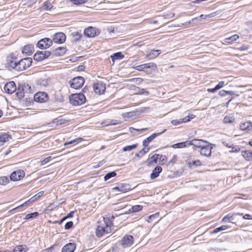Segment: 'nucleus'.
<instances>
[{
  "mask_svg": "<svg viewBox=\"0 0 252 252\" xmlns=\"http://www.w3.org/2000/svg\"><path fill=\"white\" fill-rule=\"evenodd\" d=\"M243 214L239 213H234L233 214H229L227 215L224 216L222 219V221L223 222H233V221L235 220V218L237 216H242Z\"/></svg>",
  "mask_w": 252,
  "mask_h": 252,
  "instance_id": "nucleus-18",
  "label": "nucleus"
},
{
  "mask_svg": "<svg viewBox=\"0 0 252 252\" xmlns=\"http://www.w3.org/2000/svg\"><path fill=\"white\" fill-rule=\"evenodd\" d=\"M224 84H225V83L224 81H220V82H219V83L217 85H216V86H217V88L219 90H220L224 86Z\"/></svg>",
  "mask_w": 252,
  "mask_h": 252,
  "instance_id": "nucleus-61",
  "label": "nucleus"
},
{
  "mask_svg": "<svg viewBox=\"0 0 252 252\" xmlns=\"http://www.w3.org/2000/svg\"><path fill=\"white\" fill-rule=\"evenodd\" d=\"M11 139V136L7 133H4L0 135V142L1 145Z\"/></svg>",
  "mask_w": 252,
  "mask_h": 252,
  "instance_id": "nucleus-30",
  "label": "nucleus"
},
{
  "mask_svg": "<svg viewBox=\"0 0 252 252\" xmlns=\"http://www.w3.org/2000/svg\"><path fill=\"white\" fill-rule=\"evenodd\" d=\"M34 51V47L32 45H27L24 47L22 53L27 56L31 55Z\"/></svg>",
  "mask_w": 252,
  "mask_h": 252,
  "instance_id": "nucleus-24",
  "label": "nucleus"
},
{
  "mask_svg": "<svg viewBox=\"0 0 252 252\" xmlns=\"http://www.w3.org/2000/svg\"><path fill=\"white\" fill-rule=\"evenodd\" d=\"M76 249V244L74 243H69L64 246L62 252H73Z\"/></svg>",
  "mask_w": 252,
  "mask_h": 252,
  "instance_id": "nucleus-21",
  "label": "nucleus"
},
{
  "mask_svg": "<svg viewBox=\"0 0 252 252\" xmlns=\"http://www.w3.org/2000/svg\"><path fill=\"white\" fill-rule=\"evenodd\" d=\"M229 226L227 225H223L220 227H217L214 229V230L211 232L212 233H217L221 231L226 230L227 228H229Z\"/></svg>",
  "mask_w": 252,
  "mask_h": 252,
  "instance_id": "nucleus-43",
  "label": "nucleus"
},
{
  "mask_svg": "<svg viewBox=\"0 0 252 252\" xmlns=\"http://www.w3.org/2000/svg\"><path fill=\"white\" fill-rule=\"evenodd\" d=\"M29 249L26 245H22L16 246L12 252H27Z\"/></svg>",
  "mask_w": 252,
  "mask_h": 252,
  "instance_id": "nucleus-28",
  "label": "nucleus"
},
{
  "mask_svg": "<svg viewBox=\"0 0 252 252\" xmlns=\"http://www.w3.org/2000/svg\"><path fill=\"white\" fill-rule=\"evenodd\" d=\"M143 209V206L139 205H136L133 206L130 209H129L128 212L129 213H136L138 212Z\"/></svg>",
  "mask_w": 252,
  "mask_h": 252,
  "instance_id": "nucleus-37",
  "label": "nucleus"
},
{
  "mask_svg": "<svg viewBox=\"0 0 252 252\" xmlns=\"http://www.w3.org/2000/svg\"><path fill=\"white\" fill-rule=\"evenodd\" d=\"M32 59L31 58H25L19 61H17L12 56L10 55L7 58L6 64L9 69L12 68L16 71H21L29 68L32 65Z\"/></svg>",
  "mask_w": 252,
  "mask_h": 252,
  "instance_id": "nucleus-1",
  "label": "nucleus"
},
{
  "mask_svg": "<svg viewBox=\"0 0 252 252\" xmlns=\"http://www.w3.org/2000/svg\"><path fill=\"white\" fill-rule=\"evenodd\" d=\"M51 157H47V158H45L43 160H41L40 161V163H41V165H43L45 164L46 163H47L48 162H49L51 160Z\"/></svg>",
  "mask_w": 252,
  "mask_h": 252,
  "instance_id": "nucleus-56",
  "label": "nucleus"
},
{
  "mask_svg": "<svg viewBox=\"0 0 252 252\" xmlns=\"http://www.w3.org/2000/svg\"><path fill=\"white\" fill-rule=\"evenodd\" d=\"M240 129L246 133L251 132L252 131V122L248 121L241 123L240 124Z\"/></svg>",
  "mask_w": 252,
  "mask_h": 252,
  "instance_id": "nucleus-14",
  "label": "nucleus"
},
{
  "mask_svg": "<svg viewBox=\"0 0 252 252\" xmlns=\"http://www.w3.org/2000/svg\"><path fill=\"white\" fill-rule=\"evenodd\" d=\"M67 122V120L63 119L62 116L58 117L55 119L53 121V123L56 125H62L65 124Z\"/></svg>",
  "mask_w": 252,
  "mask_h": 252,
  "instance_id": "nucleus-38",
  "label": "nucleus"
},
{
  "mask_svg": "<svg viewBox=\"0 0 252 252\" xmlns=\"http://www.w3.org/2000/svg\"><path fill=\"white\" fill-rule=\"evenodd\" d=\"M66 52V49L64 47H60L53 51V54L55 56H62L65 54Z\"/></svg>",
  "mask_w": 252,
  "mask_h": 252,
  "instance_id": "nucleus-26",
  "label": "nucleus"
},
{
  "mask_svg": "<svg viewBox=\"0 0 252 252\" xmlns=\"http://www.w3.org/2000/svg\"><path fill=\"white\" fill-rule=\"evenodd\" d=\"M121 124V122L116 120H107L102 123L103 126H113Z\"/></svg>",
  "mask_w": 252,
  "mask_h": 252,
  "instance_id": "nucleus-29",
  "label": "nucleus"
},
{
  "mask_svg": "<svg viewBox=\"0 0 252 252\" xmlns=\"http://www.w3.org/2000/svg\"><path fill=\"white\" fill-rule=\"evenodd\" d=\"M93 89L96 94H100L105 91L106 88L102 83H98L94 84Z\"/></svg>",
  "mask_w": 252,
  "mask_h": 252,
  "instance_id": "nucleus-20",
  "label": "nucleus"
},
{
  "mask_svg": "<svg viewBox=\"0 0 252 252\" xmlns=\"http://www.w3.org/2000/svg\"><path fill=\"white\" fill-rule=\"evenodd\" d=\"M74 4L78 5L85 3L88 0H70Z\"/></svg>",
  "mask_w": 252,
  "mask_h": 252,
  "instance_id": "nucleus-53",
  "label": "nucleus"
},
{
  "mask_svg": "<svg viewBox=\"0 0 252 252\" xmlns=\"http://www.w3.org/2000/svg\"><path fill=\"white\" fill-rule=\"evenodd\" d=\"M82 140H83V139L82 138H76V139H74L73 140H71L70 141L65 142L64 144V145L66 146L67 145L72 144H74V143H76V142H80L82 141Z\"/></svg>",
  "mask_w": 252,
  "mask_h": 252,
  "instance_id": "nucleus-49",
  "label": "nucleus"
},
{
  "mask_svg": "<svg viewBox=\"0 0 252 252\" xmlns=\"http://www.w3.org/2000/svg\"><path fill=\"white\" fill-rule=\"evenodd\" d=\"M110 57L112 61L114 62L115 60L123 59L124 58V56L121 52H117L112 55Z\"/></svg>",
  "mask_w": 252,
  "mask_h": 252,
  "instance_id": "nucleus-34",
  "label": "nucleus"
},
{
  "mask_svg": "<svg viewBox=\"0 0 252 252\" xmlns=\"http://www.w3.org/2000/svg\"><path fill=\"white\" fill-rule=\"evenodd\" d=\"M16 95L19 99H21L24 96V90L18 89L17 92H16Z\"/></svg>",
  "mask_w": 252,
  "mask_h": 252,
  "instance_id": "nucleus-48",
  "label": "nucleus"
},
{
  "mask_svg": "<svg viewBox=\"0 0 252 252\" xmlns=\"http://www.w3.org/2000/svg\"><path fill=\"white\" fill-rule=\"evenodd\" d=\"M33 99L37 102L43 103L48 100V95L45 92H38L34 95Z\"/></svg>",
  "mask_w": 252,
  "mask_h": 252,
  "instance_id": "nucleus-11",
  "label": "nucleus"
},
{
  "mask_svg": "<svg viewBox=\"0 0 252 252\" xmlns=\"http://www.w3.org/2000/svg\"><path fill=\"white\" fill-rule=\"evenodd\" d=\"M158 159L162 163H164L167 161V157L165 156L159 155Z\"/></svg>",
  "mask_w": 252,
  "mask_h": 252,
  "instance_id": "nucleus-57",
  "label": "nucleus"
},
{
  "mask_svg": "<svg viewBox=\"0 0 252 252\" xmlns=\"http://www.w3.org/2000/svg\"><path fill=\"white\" fill-rule=\"evenodd\" d=\"M242 155L245 158L249 161L252 160V151L250 150L244 151L242 152Z\"/></svg>",
  "mask_w": 252,
  "mask_h": 252,
  "instance_id": "nucleus-33",
  "label": "nucleus"
},
{
  "mask_svg": "<svg viewBox=\"0 0 252 252\" xmlns=\"http://www.w3.org/2000/svg\"><path fill=\"white\" fill-rule=\"evenodd\" d=\"M51 55V52L48 51L37 52L33 56L35 61L39 62L47 58Z\"/></svg>",
  "mask_w": 252,
  "mask_h": 252,
  "instance_id": "nucleus-10",
  "label": "nucleus"
},
{
  "mask_svg": "<svg viewBox=\"0 0 252 252\" xmlns=\"http://www.w3.org/2000/svg\"><path fill=\"white\" fill-rule=\"evenodd\" d=\"M4 90L5 92L9 94L13 93L16 90L15 83L13 81L7 83L4 86Z\"/></svg>",
  "mask_w": 252,
  "mask_h": 252,
  "instance_id": "nucleus-15",
  "label": "nucleus"
},
{
  "mask_svg": "<svg viewBox=\"0 0 252 252\" xmlns=\"http://www.w3.org/2000/svg\"><path fill=\"white\" fill-rule=\"evenodd\" d=\"M66 39V36L63 32H57L53 36V42L58 44L63 43Z\"/></svg>",
  "mask_w": 252,
  "mask_h": 252,
  "instance_id": "nucleus-13",
  "label": "nucleus"
},
{
  "mask_svg": "<svg viewBox=\"0 0 252 252\" xmlns=\"http://www.w3.org/2000/svg\"><path fill=\"white\" fill-rule=\"evenodd\" d=\"M162 171V168L159 166H156L152 171V173L150 175V178L152 180L155 179L157 178L159 174Z\"/></svg>",
  "mask_w": 252,
  "mask_h": 252,
  "instance_id": "nucleus-22",
  "label": "nucleus"
},
{
  "mask_svg": "<svg viewBox=\"0 0 252 252\" xmlns=\"http://www.w3.org/2000/svg\"><path fill=\"white\" fill-rule=\"evenodd\" d=\"M158 215H159V213H156L154 214L150 215L148 217V219L147 220L149 222H150L152 221V220H153L154 219L158 217Z\"/></svg>",
  "mask_w": 252,
  "mask_h": 252,
  "instance_id": "nucleus-51",
  "label": "nucleus"
},
{
  "mask_svg": "<svg viewBox=\"0 0 252 252\" xmlns=\"http://www.w3.org/2000/svg\"><path fill=\"white\" fill-rule=\"evenodd\" d=\"M187 146H189V141H188L174 144L171 146V147L174 149L182 148L186 147Z\"/></svg>",
  "mask_w": 252,
  "mask_h": 252,
  "instance_id": "nucleus-35",
  "label": "nucleus"
},
{
  "mask_svg": "<svg viewBox=\"0 0 252 252\" xmlns=\"http://www.w3.org/2000/svg\"><path fill=\"white\" fill-rule=\"evenodd\" d=\"M120 187V192H126L130 189V185L127 184H121L119 185Z\"/></svg>",
  "mask_w": 252,
  "mask_h": 252,
  "instance_id": "nucleus-36",
  "label": "nucleus"
},
{
  "mask_svg": "<svg viewBox=\"0 0 252 252\" xmlns=\"http://www.w3.org/2000/svg\"><path fill=\"white\" fill-rule=\"evenodd\" d=\"M219 95L221 96H225L227 95L226 91L222 90L219 92Z\"/></svg>",
  "mask_w": 252,
  "mask_h": 252,
  "instance_id": "nucleus-63",
  "label": "nucleus"
},
{
  "mask_svg": "<svg viewBox=\"0 0 252 252\" xmlns=\"http://www.w3.org/2000/svg\"><path fill=\"white\" fill-rule=\"evenodd\" d=\"M148 129V128H142V129H136V128H134L133 127H130L129 128V131L131 132H132L133 130H135V131H146V130H147Z\"/></svg>",
  "mask_w": 252,
  "mask_h": 252,
  "instance_id": "nucleus-58",
  "label": "nucleus"
},
{
  "mask_svg": "<svg viewBox=\"0 0 252 252\" xmlns=\"http://www.w3.org/2000/svg\"><path fill=\"white\" fill-rule=\"evenodd\" d=\"M150 150V147L145 148L142 149L141 150L139 151L138 153H136L135 154V156L137 157H141L144 156L146 153H148Z\"/></svg>",
  "mask_w": 252,
  "mask_h": 252,
  "instance_id": "nucleus-39",
  "label": "nucleus"
},
{
  "mask_svg": "<svg viewBox=\"0 0 252 252\" xmlns=\"http://www.w3.org/2000/svg\"><path fill=\"white\" fill-rule=\"evenodd\" d=\"M217 14H218V12H213V13H211L208 15L201 14L199 16V17H197L193 18L191 20V22H193L197 20H199V21H200V19H206L207 18L214 17L216 16Z\"/></svg>",
  "mask_w": 252,
  "mask_h": 252,
  "instance_id": "nucleus-23",
  "label": "nucleus"
},
{
  "mask_svg": "<svg viewBox=\"0 0 252 252\" xmlns=\"http://www.w3.org/2000/svg\"><path fill=\"white\" fill-rule=\"evenodd\" d=\"M112 229L110 227H106L104 225H98L96 229V235L100 237L105 234L110 233Z\"/></svg>",
  "mask_w": 252,
  "mask_h": 252,
  "instance_id": "nucleus-9",
  "label": "nucleus"
},
{
  "mask_svg": "<svg viewBox=\"0 0 252 252\" xmlns=\"http://www.w3.org/2000/svg\"><path fill=\"white\" fill-rule=\"evenodd\" d=\"M143 64L145 72L148 74L152 73V72L155 71L157 69L156 64L153 63H144Z\"/></svg>",
  "mask_w": 252,
  "mask_h": 252,
  "instance_id": "nucleus-16",
  "label": "nucleus"
},
{
  "mask_svg": "<svg viewBox=\"0 0 252 252\" xmlns=\"http://www.w3.org/2000/svg\"><path fill=\"white\" fill-rule=\"evenodd\" d=\"M203 143H208L207 141L202 139H193L189 141V146L192 145L197 148H200L204 145Z\"/></svg>",
  "mask_w": 252,
  "mask_h": 252,
  "instance_id": "nucleus-17",
  "label": "nucleus"
},
{
  "mask_svg": "<svg viewBox=\"0 0 252 252\" xmlns=\"http://www.w3.org/2000/svg\"><path fill=\"white\" fill-rule=\"evenodd\" d=\"M178 120V122L179 123V125L181 124H182L183 123H187L190 121V119L189 117H185V118L183 119H180Z\"/></svg>",
  "mask_w": 252,
  "mask_h": 252,
  "instance_id": "nucleus-54",
  "label": "nucleus"
},
{
  "mask_svg": "<svg viewBox=\"0 0 252 252\" xmlns=\"http://www.w3.org/2000/svg\"><path fill=\"white\" fill-rule=\"evenodd\" d=\"M54 246L55 245H53L49 248L42 251L41 252H52V250L53 249Z\"/></svg>",
  "mask_w": 252,
  "mask_h": 252,
  "instance_id": "nucleus-64",
  "label": "nucleus"
},
{
  "mask_svg": "<svg viewBox=\"0 0 252 252\" xmlns=\"http://www.w3.org/2000/svg\"><path fill=\"white\" fill-rule=\"evenodd\" d=\"M134 242V238L130 235H126L120 241V243L123 248H126L131 246Z\"/></svg>",
  "mask_w": 252,
  "mask_h": 252,
  "instance_id": "nucleus-4",
  "label": "nucleus"
},
{
  "mask_svg": "<svg viewBox=\"0 0 252 252\" xmlns=\"http://www.w3.org/2000/svg\"><path fill=\"white\" fill-rule=\"evenodd\" d=\"M133 68L136 70L138 71H143L144 70V67H143V64L139 65L133 67Z\"/></svg>",
  "mask_w": 252,
  "mask_h": 252,
  "instance_id": "nucleus-59",
  "label": "nucleus"
},
{
  "mask_svg": "<svg viewBox=\"0 0 252 252\" xmlns=\"http://www.w3.org/2000/svg\"><path fill=\"white\" fill-rule=\"evenodd\" d=\"M72 35L74 37V40L75 41H78L80 39L81 37V34L78 32H75L72 33Z\"/></svg>",
  "mask_w": 252,
  "mask_h": 252,
  "instance_id": "nucleus-50",
  "label": "nucleus"
},
{
  "mask_svg": "<svg viewBox=\"0 0 252 252\" xmlns=\"http://www.w3.org/2000/svg\"><path fill=\"white\" fill-rule=\"evenodd\" d=\"M137 147V144H133L131 145L126 146L123 148V151L124 152L130 151L136 148Z\"/></svg>",
  "mask_w": 252,
  "mask_h": 252,
  "instance_id": "nucleus-47",
  "label": "nucleus"
},
{
  "mask_svg": "<svg viewBox=\"0 0 252 252\" xmlns=\"http://www.w3.org/2000/svg\"><path fill=\"white\" fill-rule=\"evenodd\" d=\"M66 219V217H63L62 219L59 220H56L54 222V223H58L59 224H62L65 220Z\"/></svg>",
  "mask_w": 252,
  "mask_h": 252,
  "instance_id": "nucleus-62",
  "label": "nucleus"
},
{
  "mask_svg": "<svg viewBox=\"0 0 252 252\" xmlns=\"http://www.w3.org/2000/svg\"><path fill=\"white\" fill-rule=\"evenodd\" d=\"M159 154H155L151 157L149 158L147 160V165L149 166L153 163H157L158 159Z\"/></svg>",
  "mask_w": 252,
  "mask_h": 252,
  "instance_id": "nucleus-27",
  "label": "nucleus"
},
{
  "mask_svg": "<svg viewBox=\"0 0 252 252\" xmlns=\"http://www.w3.org/2000/svg\"><path fill=\"white\" fill-rule=\"evenodd\" d=\"M9 180L6 176H1L0 177V185L5 186L8 184Z\"/></svg>",
  "mask_w": 252,
  "mask_h": 252,
  "instance_id": "nucleus-45",
  "label": "nucleus"
},
{
  "mask_svg": "<svg viewBox=\"0 0 252 252\" xmlns=\"http://www.w3.org/2000/svg\"><path fill=\"white\" fill-rule=\"evenodd\" d=\"M50 79L48 78H41L37 80L36 85L40 88H45L49 86Z\"/></svg>",
  "mask_w": 252,
  "mask_h": 252,
  "instance_id": "nucleus-19",
  "label": "nucleus"
},
{
  "mask_svg": "<svg viewBox=\"0 0 252 252\" xmlns=\"http://www.w3.org/2000/svg\"><path fill=\"white\" fill-rule=\"evenodd\" d=\"M25 176V171L23 170L18 169L12 172L10 179L12 181H17L21 180Z\"/></svg>",
  "mask_w": 252,
  "mask_h": 252,
  "instance_id": "nucleus-7",
  "label": "nucleus"
},
{
  "mask_svg": "<svg viewBox=\"0 0 252 252\" xmlns=\"http://www.w3.org/2000/svg\"><path fill=\"white\" fill-rule=\"evenodd\" d=\"M52 7V4L51 3L50 1L47 0L44 3L43 5L42 6L41 8L43 10H49L51 9Z\"/></svg>",
  "mask_w": 252,
  "mask_h": 252,
  "instance_id": "nucleus-42",
  "label": "nucleus"
},
{
  "mask_svg": "<svg viewBox=\"0 0 252 252\" xmlns=\"http://www.w3.org/2000/svg\"><path fill=\"white\" fill-rule=\"evenodd\" d=\"M73 225V223L72 221L67 222L64 225V228L65 229H69L72 227Z\"/></svg>",
  "mask_w": 252,
  "mask_h": 252,
  "instance_id": "nucleus-55",
  "label": "nucleus"
},
{
  "mask_svg": "<svg viewBox=\"0 0 252 252\" xmlns=\"http://www.w3.org/2000/svg\"><path fill=\"white\" fill-rule=\"evenodd\" d=\"M39 215V213L38 212H33L31 214H27L25 217L26 220H29L31 219L35 218L38 217Z\"/></svg>",
  "mask_w": 252,
  "mask_h": 252,
  "instance_id": "nucleus-46",
  "label": "nucleus"
},
{
  "mask_svg": "<svg viewBox=\"0 0 252 252\" xmlns=\"http://www.w3.org/2000/svg\"><path fill=\"white\" fill-rule=\"evenodd\" d=\"M166 129H164L162 131L158 133H154L152 134L151 136H149L147 138H146L142 143L143 146L146 148L148 146V145L157 137L159 136L162 133H164L166 131Z\"/></svg>",
  "mask_w": 252,
  "mask_h": 252,
  "instance_id": "nucleus-12",
  "label": "nucleus"
},
{
  "mask_svg": "<svg viewBox=\"0 0 252 252\" xmlns=\"http://www.w3.org/2000/svg\"><path fill=\"white\" fill-rule=\"evenodd\" d=\"M102 224L106 227H110L111 228L113 226V223L111 220H109V219L106 217L103 218V223Z\"/></svg>",
  "mask_w": 252,
  "mask_h": 252,
  "instance_id": "nucleus-41",
  "label": "nucleus"
},
{
  "mask_svg": "<svg viewBox=\"0 0 252 252\" xmlns=\"http://www.w3.org/2000/svg\"><path fill=\"white\" fill-rule=\"evenodd\" d=\"M116 175H117V173L115 171L110 172L107 173L105 175V176L104 177V181H107L109 179H110L112 177H115Z\"/></svg>",
  "mask_w": 252,
  "mask_h": 252,
  "instance_id": "nucleus-44",
  "label": "nucleus"
},
{
  "mask_svg": "<svg viewBox=\"0 0 252 252\" xmlns=\"http://www.w3.org/2000/svg\"><path fill=\"white\" fill-rule=\"evenodd\" d=\"M52 43V40L49 38H44L38 41L37 46L41 49H45L49 48Z\"/></svg>",
  "mask_w": 252,
  "mask_h": 252,
  "instance_id": "nucleus-6",
  "label": "nucleus"
},
{
  "mask_svg": "<svg viewBox=\"0 0 252 252\" xmlns=\"http://www.w3.org/2000/svg\"><path fill=\"white\" fill-rule=\"evenodd\" d=\"M100 30L93 27H89L84 30V35L88 37H94L99 35Z\"/></svg>",
  "mask_w": 252,
  "mask_h": 252,
  "instance_id": "nucleus-8",
  "label": "nucleus"
},
{
  "mask_svg": "<svg viewBox=\"0 0 252 252\" xmlns=\"http://www.w3.org/2000/svg\"><path fill=\"white\" fill-rule=\"evenodd\" d=\"M222 144L227 147L230 148L232 146V144L231 142H227V141H222Z\"/></svg>",
  "mask_w": 252,
  "mask_h": 252,
  "instance_id": "nucleus-60",
  "label": "nucleus"
},
{
  "mask_svg": "<svg viewBox=\"0 0 252 252\" xmlns=\"http://www.w3.org/2000/svg\"><path fill=\"white\" fill-rule=\"evenodd\" d=\"M85 80L83 77L78 76L75 77L69 81L71 88L78 89L81 88L84 84Z\"/></svg>",
  "mask_w": 252,
  "mask_h": 252,
  "instance_id": "nucleus-3",
  "label": "nucleus"
},
{
  "mask_svg": "<svg viewBox=\"0 0 252 252\" xmlns=\"http://www.w3.org/2000/svg\"><path fill=\"white\" fill-rule=\"evenodd\" d=\"M186 164L189 168H192L193 166L197 167L200 166L201 165V162L199 160H196L190 161L189 160H187L186 161Z\"/></svg>",
  "mask_w": 252,
  "mask_h": 252,
  "instance_id": "nucleus-31",
  "label": "nucleus"
},
{
  "mask_svg": "<svg viewBox=\"0 0 252 252\" xmlns=\"http://www.w3.org/2000/svg\"><path fill=\"white\" fill-rule=\"evenodd\" d=\"M133 112H130L123 114L122 115V116L123 118L129 119L132 118L133 116Z\"/></svg>",
  "mask_w": 252,
  "mask_h": 252,
  "instance_id": "nucleus-52",
  "label": "nucleus"
},
{
  "mask_svg": "<svg viewBox=\"0 0 252 252\" xmlns=\"http://www.w3.org/2000/svg\"><path fill=\"white\" fill-rule=\"evenodd\" d=\"M206 144L207 145H203V146L200 148V153L202 156L209 157L211 156L213 145H215L209 143V142Z\"/></svg>",
  "mask_w": 252,
  "mask_h": 252,
  "instance_id": "nucleus-5",
  "label": "nucleus"
},
{
  "mask_svg": "<svg viewBox=\"0 0 252 252\" xmlns=\"http://www.w3.org/2000/svg\"><path fill=\"white\" fill-rule=\"evenodd\" d=\"M239 36L238 35L234 34L230 37L225 38L224 40V41L225 43L231 44L234 41H236L238 39H239Z\"/></svg>",
  "mask_w": 252,
  "mask_h": 252,
  "instance_id": "nucleus-32",
  "label": "nucleus"
},
{
  "mask_svg": "<svg viewBox=\"0 0 252 252\" xmlns=\"http://www.w3.org/2000/svg\"><path fill=\"white\" fill-rule=\"evenodd\" d=\"M69 98L70 103L75 106L81 105L86 101V97L82 93L72 94Z\"/></svg>",
  "mask_w": 252,
  "mask_h": 252,
  "instance_id": "nucleus-2",
  "label": "nucleus"
},
{
  "mask_svg": "<svg viewBox=\"0 0 252 252\" xmlns=\"http://www.w3.org/2000/svg\"><path fill=\"white\" fill-rule=\"evenodd\" d=\"M235 118L233 116H226L224 118L223 122L224 124H232L235 122Z\"/></svg>",
  "mask_w": 252,
  "mask_h": 252,
  "instance_id": "nucleus-40",
  "label": "nucleus"
},
{
  "mask_svg": "<svg viewBox=\"0 0 252 252\" xmlns=\"http://www.w3.org/2000/svg\"><path fill=\"white\" fill-rule=\"evenodd\" d=\"M160 54L161 51L160 50L153 49L146 55V58L149 60H152L156 58Z\"/></svg>",
  "mask_w": 252,
  "mask_h": 252,
  "instance_id": "nucleus-25",
  "label": "nucleus"
}]
</instances>
